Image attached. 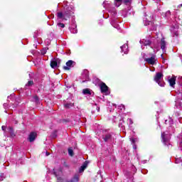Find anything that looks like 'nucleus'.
Returning a JSON list of instances; mask_svg holds the SVG:
<instances>
[{
	"instance_id": "nucleus-25",
	"label": "nucleus",
	"mask_w": 182,
	"mask_h": 182,
	"mask_svg": "<svg viewBox=\"0 0 182 182\" xmlns=\"http://www.w3.org/2000/svg\"><path fill=\"white\" fill-rule=\"evenodd\" d=\"M70 31L71 33H77V29H76V26L74 25V28L70 27Z\"/></svg>"
},
{
	"instance_id": "nucleus-2",
	"label": "nucleus",
	"mask_w": 182,
	"mask_h": 182,
	"mask_svg": "<svg viewBox=\"0 0 182 182\" xmlns=\"http://www.w3.org/2000/svg\"><path fill=\"white\" fill-rule=\"evenodd\" d=\"M73 15H75V9L72 6L68 7L65 12L57 13L58 19H61V21H68Z\"/></svg>"
},
{
	"instance_id": "nucleus-47",
	"label": "nucleus",
	"mask_w": 182,
	"mask_h": 182,
	"mask_svg": "<svg viewBox=\"0 0 182 182\" xmlns=\"http://www.w3.org/2000/svg\"><path fill=\"white\" fill-rule=\"evenodd\" d=\"M50 154L49 152H46V156H49Z\"/></svg>"
},
{
	"instance_id": "nucleus-40",
	"label": "nucleus",
	"mask_w": 182,
	"mask_h": 182,
	"mask_svg": "<svg viewBox=\"0 0 182 182\" xmlns=\"http://www.w3.org/2000/svg\"><path fill=\"white\" fill-rule=\"evenodd\" d=\"M1 129H2L3 132H5L6 130V127L2 126Z\"/></svg>"
},
{
	"instance_id": "nucleus-35",
	"label": "nucleus",
	"mask_w": 182,
	"mask_h": 182,
	"mask_svg": "<svg viewBox=\"0 0 182 182\" xmlns=\"http://www.w3.org/2000/svg\"><path fill=\"white\" fill-rule=\"evenodd\" d=\"M58 26H59L60 28H65V24L63 23H58Z\"/></svg>"
},
{
	"instance_id": "nucleus-4",
	"label": "nucleus",
	"mask_w": 182,
	"mask_h": 182,
	"mask_svg": "<svg viewBox=\"0 0 182 182\" xmlns=\"http://www.w3.org/2000/svg\"><path fill=\"white\" fill-rule=\"evenodd\" d=\"M149 58H144L145 62L149 63V65H157V56L156 53H149Z\"/></svg>"
},
{
	"instance_id": "nucleus-1",
	"label": "nucleus",
	"mask_w": 182,
	"mask_h": 182,
	"mask_svg": "<svg viewBox=\"0 0 182 182\" xmlns=\"http://www.w3.org/2000/svg\"><path fill=\"white\" fill-rule=\"evenodd\" d=\"M139 43L141 45V48L143 49V46H150L152 49H156V52H159L160 50V43L159 42V40L157 38L151 39V41L150 40L147 39H142L139 41Z\"/></svg>"
},
{
	"instance_id": "nucleus-32",
	"label": "nucleus",
	"mask_w": 182,
	"mask_h": 182,
	"mask_svg": "<svg viewBox=\"0 0 182 182\" xmlns=\"http://www.w3.org/2000/svg\"><path fill=\"white\" fill-rule=\"evenodd\" d=\"M127 122H128V124H129V126H132V124H133V120H132V119L129 118V119H127Z\"/></svg>"
},
{
	"instance_id": "nucleus-28",
	"label": "nucleus",
	"mask_w": 182,
	"mask_h": 182,
	"mask_svg": "<svg viewBox=\"0 0 182 182\" xmlns=\"http://www.w3.org/2000/svg\"><path fill=\"white\" fill-rule=\"evenodd\" d=\"M7 130L9 133H10L11 136H14V128L10 127L7 129Z\"/></svg>"
},
{
	"instance_id": "nucleus-24",
	"label": "nucleus",
	"mask_w": 182,
	"mask_h": 182,
	"mask_svg": "<svg viewBox=\"0 0 182 182\" xmlns=\"http://www.w3.org/2000/svg\"><path fill=\"white\" fill-rule=\"evenodd\" d=\"M82 93L83 95H92V91L90 90V89H84L82 90Z\"/></svg>"
},
{
	"instance_id": "nucleus-9",
	"label": "nucleus",
	"mask_w": 182,
	"mask_h": 182,
	"mask_svg": "<svg viewBox=\"0 0 182 182\" xmlns=\"http://www.w3.org/2000/svg\"><path fill=\"white\" fill-rule=\"evenodd\" d=\"M171 36L175 38V36L177 38L178 36V25L173 26L170 29Z\"/></svg>"
},
{
	"instance_id": "nucleus-31",
	"label": "nucleus",
	"mask_w": 182,
	"mask_h": 182,
	"mask_svg": "<svg viewBox=\"0 0 182 182\" xmlns=\"http://www.w3.org/2000/svg\"><path fill=\"white\" fill-rule=\"evenodd\" d=\"M93 83H100V80L99 78H94Z\"/></svg>"
},
{
	"instance_id": "nucleus-10",
	"label": "nucleus",
	"mask_w": 182,
	"mask_h": 182,
	"mask_svg": "<svg viewBox=\"0 0 182 182\" xmlns=\"http://www.w3.org/2000/svg\"><path fill=\"white\" fill-rule=\"evenodd\" d=\"M76 65V63L75 61L70 60L66 63V66H64L65 70H69L70 68H73L74 65Z\"/></svg>"
},
{
	"instance_id": "nucleus-42",
	"label": "nucleus",
	"mask_w": 182,
	"mask_h": 182,
	"mask_svg": "<svg viewBox=\"0 0 182 182\" xmlns=\"http://www.w3.org/2000/svg\"><path fill=\"white\" fill-rule=\"evenodd\" d=\"M142 163H143V164H146V163H147V161L146 160H144V161H142Z\"/></svg>"
},
{
	"instance_id": "nucleus-21",
	"label": "nucleus",
	"mask_w": 182,
	"mask_h": 182,
	"mask_svg": "<svg viewBox=\"0 0 182 182\" xmlns=\"http://www.w3.org/2000/svg\"><path fill=\"white\" fill-rule=\"evenodd\" d=\"M151 19H153V17H150V18H144V25L146 26H147V25H150V23H151Z\"/></svg>"
},
{
	"instance_id": "nucleus-33",
	"label": "nucleus",
	"mask_w": 182,
	"mask_h": 182,
	"mask_svg": "<svg viewBox=\"0 0 182 182\" xmlns=\"http://www.w3.org/2000/svg\"><path fill=\"white\" fill-rule=\"evenodd\" d=\"M46 52H47V49L46 48H43L41 50V55H45L46 54Z\"/></svg>"
},
{
	"instance_id": "nucleus-37",
	"label": "nucleus",
	"mask_w": 182,
	"mask_h": 182,
	"mask_svg": "<svg viewBox=\"0 0 182 182\" xmlns=\"http://www.w3.org/2000/svg\"><path fill=\"white\" fill-rule=\"evenodd\" d=\"M119 109H120V110H123V109H124H124H125L124 105H119Z\"/></svg>"
},
{
	"instance_id": "nucleus-3",
	"label": "nucleus",
	"mask_w": 182,
	"mask_h": 182,
	"mask_svg": "<svg viewBox=\"0 0 182 182\" xmlns=\"http://www.w3.org/2000/svg\"><path fill=\"white\" fill-rule=\"evenodd\" d=\"M104 8L107 9L111 14L112 18H116L117 12H116V9L112 8V2L105 1L102 4Z\"/></svg>"
},
{
	"instance_id": "nucleus-45",
	"label": "nucleus",
	"mask_w": 182,
	"mask_h": 182,
	"mask_svg": "<svg viewBox=\"0 0 182 182\" xmlns=\"http://www.w3.org/2000/svg\"><path fill=\"white\" fill-rule=\"evenodd\" d=\"M6 106H8V105H7L6 103H4V107H6Z\"/></svg>"
},
{
	"instance_id": "nucleus-6",
	"label": "nucleus",
	"mask_w": 182,
	"mask_h": 182,
	"mask_svg": "<svg viewBox=\"0 0 182 182\" xmlns=\"http://www.w3.org/2000/svg\"><path fill=\"white\" fill-rule=\"evenodd\" d=\"M154 80L156 83H158V85L161 86V87H164L166 83L163 82V74L161 73H157L154 78Z\"/></svg>"
},
{
	"instance_id": "nucleus-39",
	"label": "nucleus",
	"mask_w": 182,
	"mask_h": 182,
	"mask_svg": "<svg viewBox=\"0 0 182 182\" xmlns=\"http://www.w3.org/2000/svg\"><path fill=\"white\" fill-rule=\"evenodd\" d=\"M170 11H166V16H170Z\"/></svg>"
},
{
	"instance_id": "nucleus-5",
	"label": "nucleus",
	"mask_w": 182,
	"mask_h": 182,
	"mask_svg": "<svg viewBox=\"0 0 182 182\" xmlns=\"http://www.w3.org/2000/svg\"><path fill=\"white\" fill-rule=\"evenodd\" d=\"M162 141L165 146H170V139H171V134L168 132L161 133Z\"/></svg>"
},
{
	"instance_id": "nucleus-41",
	"label": "nucleus",
	"mask_w": 182,
	"mask_h": 182,
	"mask_svg": "<svg viewBox=\"0 0 182 182\" xmlns=\"http://www.w3.org/2000/svg\"><path fill=\"white\" fill-rule=\"evenodd\" d=\"M34 100H36V102H38V100H39V98L38 97V96L34 97Z\"/></svg>"
},
{
	"instance_id": "nucleus-13",
	"label": "nucleus",
	"mask_w": 182,
	"mask_h": 182,
	"mask_svg": "<svg viewBox=\"0 0 182 182\" xmlns=\"http://www.w3.org/2000/svg\"><path fill=\"white\" fill-rule=\"evenodd\" d=\"M168 82L170 85V86H171V87H174V85H176V76H168Z\"/></svg>"
},
{
	"instance_id": "nucleus-26",
	"label": "nucleus",
	"mask_w": 182,
	"mask_h": 182,
	"mask_svg": "<svg viewBox=\"0 0 182 182\" xmlns=\"http://www.w3.org/2000/svg\"><path fill=\"white\" fill-rule=\"evenodd\" d=\"M176 106L177 109H179V110H182V103L180 102H176Z\"/></svg>"
},
{
	"instance_id": "nucleus-29",
	"label": "nucleus",
	"mask_w": 182,
	"mask_h": 182,
	"mask_svg": "<svg viewBox=\"0 0 182 182\" xmlns=\"http://www.w3.org/2000/svg\"><path fill=\"white\" fill-rule=\"evenodd\" d=\"M68 154H69V156H73V149L69 148L68 149Z\"/></svg>"
},
{
	"instance_id": "nucleus-46",
	"label": "nucleus",
	"mask_w": 182,
	"mask_h": 182,
	"mask_svg": "<svg viewBox=\"0 0 182 182\" xmlns=\"http://www.w3.org/2000/svg\"><path fill=\"white\" fill-rule=\"evenodd\" d=\"M161 57L163 60H164V57L163 56V54L161 55Z\"/></svg>"
},
{
	"instance_id": "nucleus-19",
	"label": "nucleus",
	"mask_w": 182,
	"mask_h": 182,
	"mask_svg": "<svg viewBox=\"0 0 182 182\" xmlns=\"http://www.w3.org/2000/svg\"><path fill=\"white\" fill-rule=\"evenodd\" d=\"M50 67L53 69H56V68H58V62L56 61V60H53L50 61Z\"/></svg>"
},
{
	"instance_id": "nucleus-44",
	"label": "nucleus",
	"mask_w": 182,
	"mask_h": 182,
	"mask_svg": "<svg viewBox=\"0 0 182 182\" xmlns=\"http://www.w3.org/2000/svg\"><path fill=\"white\" fill-rule=\"evenodd\" d=\"M97 112H100V107H97Z\"/></svg>"
},
{
	"instance_id": "nucleus-48",
	"label": "nucleus",
	"mask_w": 182,
	"mask_h": 182,
	"mask_svg": "<svg viewBox=\"0 0 182 182\" xmlns=\"http://www.w3.org/2000/svg\"><path fill=\"white\" fill-rule=\"evenodd\" d=\"M13 107V108L15 107V105H13V107Z\"/></svg>"
},
{
	"instance_id": "nucleus-18",
	"label": "nucleus",
	"mask_w": 182,
	"mask_h": 182,
	"mask_svg": "<svg viewBox=\"0 0 182 182\" xmlns=\"http://www.w3.org/2000/svg\"><path fill=\"white\" fill-rule=\"evenodd\" d=\"M82 77L85 80H89V71L87 70H84L82 72Z\"/></svg>"
},
{
	"instance_id": "nucleus-20",
	"label": "nucleus",
	"mask_w": 182,
	"mask_h": 182,
	"mask_svg": "<svg viewBox=\"0 0 182 182\" xmlns=\"http://www.w3.org/2000/svg\"><path fill=\"white\" fill-rule=\"evenodd\" d=\"M130 141L133 144V149L136 150L137 149V146H136V144H134L136 141H139V139L137 138H131Z\"/></svg>"
},
{
	"instance_id": "nucleus-14",
	"label": "nucleus",
	"mask_w": 182,
	"mask_h": 182,
	"mask_svg": "<svg viewBox=\"0 0 182 182\" xmlns=\"http://www.w3.org/2000/svg\"><path fill=\"white\" fill-rule=\"evenodd\" d=\"M105 141H113L114 139L112 136V134H107L103 136Z\"/></svg>"
},
{
	"instance_id": "nucleus-7",
	"label": "nucleus",
	"mask_w": 182,
	"mask_h": 182,
	"mask_svg": "<svg viewBox=\"0 0 182 182\" xmlns=\"http://www.w3.org/2000/svg\"><path fill=\"white\" fill-rule=\"evenodd\" d=\"M54 175L55 176V177H56L57 180H58V181H63V180H64L63 172H62L61 169L55 170Z\"/></svg>"
},
{
	"instance_id": "nucleus-17",
	"label": "nucleus",
	"mask_w": 182,
	"mask_h": 182,
	"mask_svg": "<svg viewBox=\"0 0 182 182\" xmlns=\"http://www.w3.org/2000/svg\"><path fill=\"white\" fill-rule=\"evenodd\" d=\"M178 83L180 86L179 90H178V93L182 96V77H179Z\"/></svg>"
},
{
	"instance_id": "nucleus-34",
	"label": "nucleus",
	"mask_w": 182,
	"mask_h": 182,
	"mask_svg": "<svg viewBox=\"0 0 182 182\" xmlns=\"http://www.w3.org/2000/svg\"><path fill=\"white\" fill-rule=\"evenodd\" d=\"M33 85V81H28V83L26 85V86H32Z\"/></svg>"
},
{
	"instance_id": "nucleus-15",
	"label": "nucleus",
	"mask_w": 182,
	"mask_h": 182,
	"mask_svg": "<svg viewBox=\"0 0 182 182\" xmlns=\"http://www.w3.org/2000/svg\"><path fill=\"white\" fill-rule=\"evenodd\" d=\"M121 50L125 55H127V53H129V46H127V44L123 45L121 46Z\"/></svg>"
},
{
	"instance_id": "nucleus-38",
	"label": "nucleus",
	"mask_w": 182,
	"mask_h": 182,
	"mask_svg": "<svg viewBox=\"0 0 182 182\" xmlns=\"http://www.w3.org/2000/svg\"><path fill=\"white\" fill-rule=\"evenodd\" d=\"M124 4H132V0H124Z\"/></svg>"
},
{
	"instance_id": "nucleus-23",
	"label": "nucleus",
	"mask_w": 182,
	"mask_h": 182,
	"mask_svg": "<svg viewBox=\"0 0 182 182\" xmlns=\"http://www.w3.org/2000/svg\"><path fill=\"white\" fill-rule=\"evenodd\" d=\"M122 2L123 0H114V6H117V8H119V6L122 5Z\"/></svg>"
},
{
	"instance_id": "nucleus-30",
	"label": "nucleus",
	"mask_w": 182,
	"mask_h": 182,
	"mask_svg": "<svg viewBox=\"0 0 182 182\" xmlns=\"http://www.w3.org/2000/svg\"><path fill=\"white\" fill-rule=\"evenodd\" d=\"M111 25H112V26H114V28H116L117 29V28H119V26H117V24H114V20H112V21H111Z\"/></svg>"
},
{
	"instance_id": "nucleus-22",
	"label": "nucleus",
	"mask_w": 182,
	"mask_h": 182,
	"mask_svg": "<svg viewBox=\"0 0 182 182\" xmlns=\"http://www.w3.org/2000/svg\"><path fill=\"white\" fill-rule=\"evenodd\" d=\"M87 167V162H85L82 166L80 168V173L85 171V169Z\"/></svg>"
},
{
	"instance_id": "nucleus-36",
	"label": "nucleus",
	"mask_w": 182,
	"mask_h": 182,
	"mask_svg": "<svg viewBox=\"0 0 182 182\" xmlns=\"http://www.w3.org/2000/svg\"><path fill=\"white\" fill-rule=\"evenodd\" d=\"M127 14H132L134 15V12H133V11H132V9H129L128 11L127 12Z\"/></svg>"
},
{
	"instance_id": "nucleus-43",
	"label": "nucleus",
	"mask_w": 182,
	"mask_h": 182,
	"mask_svg": "<svg viewBox=\"0 0 182 182\" xmlns=\"http://www.w3.org/2000/svg\"><path fill=\"white\" fill-rule=\"evenodd\" d=\"M63 4H64V5H65V6H68V4H68L67 1H64Z\"/></svg>"
},
{
	"instance_id": "nucleus-12",
	"label": "nucleus",
	"mask_w": 182,
	"mask_h": 182,
	"mask_svg": "<svg viewBox=\"0 0 182 182\" xmlns=\"http://www.w3.org/2000/svg\"><path fill=\"white\" fill-rule=\"evenodd\" d=\"M73 105L74 103L72 102V99L68 98L67 99V102L64 103V107H65V109H70V107H73Z\"/></svg>"
},
{
	"instance_id": "nucleus-16",
	"label": "nucleus",
	"mask_w": 182,
	"mask_h": 182,
	"mask_svg": "<svg viewBox=\"0 0 182 182\" xmlns=\"http://www.w3.org/2000/svg\"><path fill=\"white\" fill-rule=\"evenodd\" d=\"M35 139H36V132H31L30 133L29 136H28V140L31 143H32V141H33L35 140Z\"/></svg>"
},
{
	"instance_id": "nucleus-49",
	"label": "nucleus",
	"mask_w": 182,
	"mask_h": 182,
	"mask_svg": "<svg viewBox=\"0 0 182 182\" xmlns=\"http://www.w3.org/2000/svg\"><path fill=\"white\" fill-rule=\"evenodd\" d=\"M145 16H147V14H145Z\"/></svg>"
},
{
	"instance_id": "nucleus-8",
	"label": "nucleus",
	"mask_w": 182,
	"mask_h": 182,
	"mask_svg": "<svg viewBox=\"0 0 182 182\" xmlns=\"http://www.w3.org/2000/svg\"><path fill=\"white\" fill-rule=\"evenodd\" d=\"M100 90L102 92V93H103L104 95H110V92H109V87H107V85H106L105 83L102 82L100 86Z\"/></svg>"
},
{
	"instance_id": "nucleus-27",
	"label": "nucleus",
	"mask_w": 182,
	"mask_h": 182,
	"mask_svg": "<svg viewBox=\"0 0 182 182\" xmlns=\"http://www.w3.org/2000/svg\"><path fill=\"white\" fill-rule=\"evenodd\" d=\"M169 124V126H171V124H173V119L171 118H169L168 120H165V124Z\"/></svg>"
},
{
	"instance_id": "nucleus-11",
	"label": "nucleus",
	"mask_w": 182,
	"mask_h": 182,
	"mask_svg": "<svg viewBox=\"0 0 182 182\" xmlns=\"http://www.w3.org/2000/svg\"><path fill=\"white\" fill-rule=\"evenodd\" d=\"M166 45H167V42H166V40L164 38H161L160 41V46H161V49L163 51V53H165L166 52Z\"/></svg>"
}]
</instances>
